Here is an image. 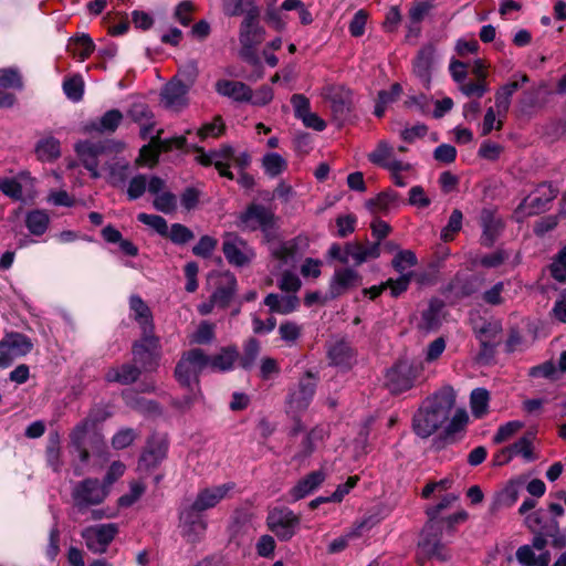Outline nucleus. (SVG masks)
I'll return each instance as SVG.
<instances>
[{
	"instance_id": "c756f323",
	"label": "nucleus",
	"mask_w": 566,
	"mask_h": 566,
	"mask_svg": "<svg viewBox=\"0 0 566 566\" xmlns=\"http://www.w3.org/2000/svg\"><path fill=\"white\" fill-rule=\"evenodd\" d=\"M216 91L237 102H250L252 99V90L242 82L219 80L216 83Z\"/></svg>"
},
{
	"instance_id": "b1692460",
	"label": "nucleus",
	"mask_w": 566,
	"mask_h": 566,
	"mask_svg": "<svg viewBox=\"0 0 566 566\" xmlns=\"http://www.w3.org/2000/svg\"><path fill=\"white\" fill-rule=\"evenodd\" d=\"M444 302L439 298L429 301L427 308L421 312V318L418 328L423 332H432L440 327L443 315Z\"/></svg>"
},
{
	"instance_id": "8fccbe9b",
	"label": "nucleus",
	"mask_w": 566,
	"mask_h": 566,
	"mask_svg": "<svg viewBox=\"0 0 566 566\" xmlns=\"http://www.w3.org/2000/svg\"><path fill=\"white\" fill-rule=\"evenodd\" d=\"M258 7L254 0H223L222 11L228 17H238L243 14L247 17L249 8Z\"/></svg>"
},
{
	"instance_id": "f704fd0d",
	"label": "nucleus",
	"mask_w": 566,
	"mask_h": 566,
	"mask_svg": "<svg viewBox=\"0 0 566 566\" xmlns=\"http://www.w3.org/2000/svg\"><path fill=\"white\" fill-rule=\"evenodd\" d=\"M535 436L532 432L525 433L516 442L502 450V454H507V460L513 455H522L527 461L535 460L533 454V440Z\"/></svg>"
},
{
	"instance_id": "680f3d73",
	"label": "nucleus",
	"mask_w": 566,
	"mask_h": 566,
	"mask_svg": "<svg viewBox=\"0 0 566 566\" xmlns=\"http://www.w3.org/2000/svg\"><path fill=\"white\" fill-rule=\"evenodd\" d=\"M145 490L146 486L144 483L139 481H133L129 485V492L127 494L122 495L118 499V505L125 507L133 505L136 501L140 499Z\"/></svg>"
},
{
	"instance_id": "69168bd1",
	"label": "nucleus",
	"mask_w": 566,
	"mask_h": 566,
	"mask_svg": "<svg viewBox=\"0 0 566 566\" xmlns=\"http://www.w3.org/2000/svg\"><path fill=\"white\" fill-rule=\"evenodd\" d=\"M66 96L72 101H80L83 96L84 84L80 76H73L63 83Z\"/></svg>"
},
{
	"instance_id": "4c0bfd02",
	"label": "nucleus",
	"mask_w": 566,
	"mask_h": 566,
	"mask_svg": "<svg viewBox=\"0 0 566 566\" xmlns=\"http://www.w3.org/2000/svg\"><path fill=\"white\" fill-rule=\"evenodd\" d=\"M398 203V195L391 190L379 193L376 198L366 201V207L371 213H387Z\"/></svg>"
},
{
	"instance_id": "603ef678",
	"label": "nucleus",
	"mask_w": 566,
	"mask_h": 566,
	"mask_svg": "<svg viewBox=\"0 0 566 566\" xmlns=\"http://www.w3.org/2000/svg\"><path fill=\"white\" fill-rule=\"evenodd\" d=\"M111 407L107 403H96L92 406L90 409L87 416L85 417V420L90 422L92 427H96L101 423H103L105 420H107L111 417Z\"/></svg>"
},
{
	"instance_id": "423d86ee",
	"label": "nucleus",
	"mask_w": 566,
	"mask_h": 566,
	"mask_svg": "<svg viewBox=\"0 0 566 566\" xmlns=\"http://www.w3.org/2000/svg\"><path fill=\"white\" fill-rule=\"evenodd\" d=\"M422 370L419 361L399 360L386 374V386L394 394L410 389Z\"/></svg>"
},
{
	"instance_id": "cd10ccee",
	"label": "nucleus",
	"mask_w": 566,
	"mask_h": 566,
	"mask_svg": "<svg viewBox=\"0 0 566 566\" xmlns=\"http://www.w3.org/2000/svg\"><path fill=\"white\" fill-rule=\"evenodd\" d=\"M142 369L136 364L125 363L118 366L109 367L105 373L107 382H117L120 385L134 384L140 376Z\"/></svg>"
},
{
	"instance_id": "338daca9",
	"label": "nucleus",
	"mask_w": 566,
	"mask_h": 566,
	"mask_svg": "<svg viewBox=\"0 0 566 566\" xmlns=\"http://www.w3.org/2000/svg\"><path fill=\"white\" fill-rule=\"evenodd\" d=\"M195 11V4L190 0L181 1L175 9L174 18L187 27L192 21V12Z\"/></svg>"
},
{
	"instance_id": "6e6d98bb",
	"label": "nucleus",
	"mask_w": 566,
	"mask_h": 566,
	"mask_svg": "<svg viewBox=\"0 0 566 566\" xmlns=\"http://www.w3.org/2000/svg\"><path fill=\"white\" fill-rule=\"evenodd\" d=\"M260 353V343L255 338H250L245 345L243 350V356L240 359V365L244 369H250Z\"/></svg>"
},
{
	"instance_id": "f3484780",
	"label": "nucleus",
	"mask_w": 566,
	"mask_h": 566,
	"mask_svg": "<svg viewBox=\"0 0 566 566\" xmlns=\"http://www.w3.org/2000/svg\"><path fill=\"white\" fill-rule=\"evenodd\" d=\"M359 285L361 276L357 271L350 268L336 270L329 283L328 297L336 298Z\"/></svg>"
},
{
	"instance_id": "412c9836",
	"label": "nucleus",
	"mask_w": 566,
	"mask_h": 566,
	"mask_svg": "<svg viewBox=\"0 0 566 566\" xmlns=\"http://www.w3.org/2000/svg\"><path fill=\"white\" fill-rule=\"evenodd\" d=\"M480 221L483 230L481 235V244L490 248L494 244L503 231L504 222L502 218L495 213V211L490 209L482 210Z\"/></svg>"
},
{
	"instance_id": "f03ea898",
	"label": "nucleus",
	"mask_w": 566,
	"mask_h": 566,
	"mask_svg": "<svg viewBox=\"0 0 566 566\" xmlns=\"http://www.w3.org/2000/svg\"><path fill=\"white\" fill-rule=\"evenodd\" d=\"M207 366L208 355L200 348H192L182 353L177 363L174 374L178 384L188 390V395L185 397L187 406H190L200 396L199 376Z\"/></svg>"
},
{
	"instance_id": "72a5a7b5",
	"label": "nucleus",
	"mask_w": 566,
	"mask_h": 566,
	"mask_svg": "<svg viewBox=\"0 0 566 566\" xmlns=\"http://www.w3.org/2000/svg\"><path fill=\"white\" fill-rule=\"evenodd\" d=\"M239 359V352L233 346L223 347L213 356H208V366L212 370L227 371L232 369L235 361Z\"/></svg>"
},
{
	"instance_id": "473e14b6",
	"label": "nucleus",
	"mask_w": 566,
	"mask_h": 566,
	"mask_svg": "<svg viewBox=\"0 0 566 566\" xmlns=\"http://www.w3.org/2000/svg\"><path fill=\"white\" fill-rule=\"evenodd\" d=\"M93 429L94 427H92L84 418L70 432V442L78 452V457L83 462H86L90 458V453L85 448V439L87 433Z\"/></svg>"
},
{
	"instance_id": "13d9d810",
	"label": "nucleus",
	"mask_w": 566,
	"mask_h": 566,
	"mask_svg": "<svg viewBox=\"0 0 566 566\" xmlns=\"http://www.w3.org/2000/svg\"><path fill=\"white\" fill-rule=\"evenodd\" d=\"M518 496V485L514 482L509 483L496 496L494 506H511Z\"/></svg>"
},
{
	"instance_id": "0eeeda50",
	"label": "nucleus",
	"mask_w": 566,
	"mask_h": 566,
	"mask_svg": "<svg viewBox=\"0 0 566 566\" xmlns=\"http://www.w3.org/2000/svg\"><path fill=\"white\" fill-rule=\"evenodd\" d=\"M107 495L108 490L97 479H85L72 491L74 507L80 513H84L90 506L99 505Z\"/></svg>"
},
{
	"instance_id": "a19ab883",
	"label": "nucleus",
	"mask_w": 566,
	"mask_h": 566,
	"mask_svg": "<svg viewBox=\"0 0 566 566\" xmlns=\"http://www.w3.org/2000/svg\"><path fill=\"white\" fill-rule=\"evenodd\" d=\"M128 116L136 123H139L143 128V134L146 135L148 130L153 127V114L149 107L144 103L133 104L128 111Z\"/></svg>"
},
{
	"instance_id": "bb28decb",
	"label": "nucleus",
	"mask_w": 566,
	"mask_h": 566,
	"mask_svg": "<svg viewBox=\"0 0 566 566\" xmlns=\"http://www.w3.org/2000/svg\"><path fill=\"white\" fill-rule=\"evenodd\" d=\"M129 307L134 319L138 323L142 334L155 333L153 313L149 306L138 296L129 297Z\"/></svg>"
},
{
	"instance_id": "49530a36",
	"label": "nucleus",
	"mask_w": 566,
	"mask_h": 566,
	"mask_svg": "<svg viewBox=\"0 0 566 566\" xmlns=\"http://www.w3.org/2000/svg\"><path fill=\"white\" fill-rule=\"evenodd\" d=\"M35 150L39 159L51 161L60 156V143L52 137L45 138L39 142Z\"/></svg>"
},
{
	"instance_id": "2f4dec72",
	"label": "nucleus",
	"mask_w": 566,
	"mask_h": 566,
	"mask_svg": "<svg viewBox=\"0 0 566 566\" xmlns=\"http://www.w3.org/2000/svg\"><path fill=\"white\" fill-rule=\"evenodd\" d=\"M325 476L326 475L323 471H314L305 475L291 490L293 500L298 501L312 493L324 482Z\"/></svg>"
},
{
	"instance_id": "79ce46f5",
	"label": "nucleus",
	"mask_w": 566,
	"mask_h": 566,
	"mask_svg": "<svg viewBox=\"0 0 566 566\" xmlns=\"http://www.w3.org/2000/svg\"><path fill=\"white\" fill-rule=\"evenodd\" d=\"M518 81L503 85L495 94V106L497 113H506L511 105V96L518 90Z\"/></svg>"
},
{
	"instance_id": "4be33fe9",
	"label": "nucleus",
	"mask_w": 566,
	"mask_h": 566,
	"mask_svg": "<svg viewBox=\"0 0 566 566\" xmlns=\"http://www.w3.org/2000/svg\"><path fill=\"white\" fill-rule=\"evenodd\" d=\"M368 159L387 169H411V165L394 158V148L386 140L378 143L376 149L368 155Z\"/></svg>"
},
{
	"instance_id": "09e8293b",
	"label": "nucleus",
	"mask_w": 566,
	"mask_h": 566,
	"mask_svg": "<svg viewBox=\"0 0 566 566\" xmlns=\"http://www.w3.org/2000/svg\"><path fill=\"white\" fill-rule=\"evenodd\" d=\"M262 165L265 172L271 177L279 176L287 167L286 160L276 153L266 154L262 159Z\"/></svg>"
},
{
	"instance_id": "7c9ffc66",
	"label": "nucleus",
	"mask_w": 566,
	"mask_h": 566,
	"mask_svg": "<svg viewBox=\"0 0 566 566\" xmlns=\"http://www.w3.org/2000/svg\"><path fill=\"white\" fill-rule=\"evenodd\" d=\"M469 421V416L464 409H459L453 415L449 426L444 431V436L434 441L437 449L443 448L444 443H453L457 441V434L462 432Z\"/></svg>"
},
{
	"instance_id": "c03bdc74",
	"label": "nucleus",
	"mask_w": 566,
	"mask_h": 566,
	"mask_svg": "<svg viewBox=\"0 0 566 566\" xmlns=\"http://www.w3.org/2000/svg\"><path fill=\"white\" fill-rule=\"evenodd\" d=\"M123 120V114L118 109H111L106 112L98 124L92 127L99 133H113Z\"/></svg>"
},
{
	"instance_id": "39448f33",
	"label": "nucleus",
	"mask_w": 566,
	"mask_h": 566,
	"mask_svg": "<svg viewBox=\"0 0 566 566\" xmlns=\"http://www.w3.org/2000/svg\"><path fill=\"white\" fill-rule=\"evenodd\" d=\"M442 525L441 522L428 521L421 533L418 542L420 553L428 558H436L441 562L450 559L451 554L441 542Z\"/></svg>"
},
{
	"instance_id": "6e6552de",
	"label": "nucleus",
	"mask_w": 566,
	"mask_h": 566,
	"mask_svg": "<svg viewBox=\"0 0 566 566\" xmlns=\"http://www.w3.org/2000/svg\"><path fill=\"white\" fill-rule=\"evenodd\" d=\"M300 515L287 507H274L266 517L268 528L283 542L290 541L298 530Z\"/></svg>"
},
{
	"instance_id": "9b49d317",
	"label": "nucleus",
	"mask_w": 566,
	"mask_h": 566,
	"mask_svg": "<svg viewBox=\"0 0 566 566\" xmlns=\"http://www.w3.org/2000/svg\"><path fill=\"white\" fill-rule=\"evenodd\" d=\"M222 252L227 261L235 266L248 265L255 256L254 250L248 242L233 232L224 233Z\"/></svg>"
},
{
	"instance_id": "9d476101",
	"label": "nucleus",
	"mask_w": 566,
	"mask_h": 566,
	"mask_svg": "<svg viewBox=\"0 0 566 566\" xmlns=\"http://www.w3.org/2000/svg\"><path fill=\"white\" fill-rule=\"evenodd\" d=\"M323 98L329 103L333 117L342 125L350 115L353 94L343 85H326L322 91Z\"/></svg>"
},
{
	"instance_id": "aec40b11",
	"label": "nucleus",
	"mask_w": 566,
	"mask_h": 566,
	"mask_svg": "<svg viewBox=\"0 0 566 566\" xmlns=\"http://www.w3.org/2000/svg\"><path fill=\"white\" fill-rule=\"evenodd\" d=\"M33 349V342L21 333H8L0 340V353H6L12 361L15 357L28 355Z\"/></svg>"
},
{
	"instance_id": "6ab92c4d",
	"label": "nucleus",
	"mask_w": 566,
	"mask_h": 566,
	"mask_svg": "<svg viewBox=\"0 0 566 566\" xmlns=\"http://www.w3.org/2000/svg\"><path fill=\"white\" fill-rule=\"evenodd\" d=\"M167 448L168 444L164 438L153 437L149 439L139 459L138 469L148 471L156 468L166 458Z\"/></svg>"
},
{
	"instance_id": "a18cd8bd",
	"label": "nucleus",
	"mask_w": 566,
	"mask_h": 566,
	"mask_svg": "<svg viewBox=\"0 0 566 566\" xmlns=\"http://www.w3.org/2000/svg\"><path fill=\"white\" fill-rule=\"evenodd\" d=\"M490 395L484 388H476L471 394V409L476 418L483 417L489 407Z\"/></svg>"
},
{
	"instance_id": "c9c22d12",
	"label": "nucleus",
	"mask_w": 566,
	"mask_h": 566,
	"mask_svg": "<svg viewBox=\"0 0 566 566\" xmlns=\"http://www.w3.org/2000/svg\"><path fill=\"white\" fill-rule=\"evenodd\" d=\"M76 151L85 168L92 172V177L98 178L97 156L101 153V148L97 145L84 142L76 145Z\"/></svg>"
},
{
	"instance_id": "dca6fc26",
	"label": "nucleus",
	"mask_w": 566,
	"mask_h": 566,
	"mask_svg": "<svg viewBox=\"0 0 566 566\" xmlns=\"http://www.w3.org/2000/svg\"><path fill=\"white\" fill-rule=\"evenodd\" d=\"M308 247V239L303 235L295 237L287 241H280L270 247L271 255L280 262L286 264L294 262L297 256L302 255Z\"/></svg>"
},
{
	"instance_id": "2eb2a0df",
	"label": "nucleus",
	"mask_w": 566,
	"mask_h": 566,
	"mask_svg": "<svg viewBox=\"0 0 566 566\" xmlns=\"http://www.w3.org/2000/svg\"><path fill=\"white\" fill-rule=\"evenodd\" d=\"M180 530L182 537L189 543L199 542L207 530V522L201 513L186 505L180 512Z\"/></svg>"
},
{
	"instance_id": "5701e85b",
	"label": "nucleus",
	"mask_w": 566,
	"mask_h": 566,
	"mask_svg": "<svg viewBox=\"0 0 566 566\" xmlns=\"http://www.w3.org/2000/svg\"><path fill=\"white\" fill-rule=\"evenodd\" d=\"M437 48L433 43L424 44L413 60V72L426 84L430 83L431 69L434 62Z\"/></svg>"
},
{
	"instance_id": "e2e57ef3",
	"label": "nucleus",
	"mask_w": 566,
	"mask_h": 566,
	"mask_svg": "<svg viewBox=\"0 0 566 566\" xmlns=\"http://www.w3.org/2000/svg\"><path fill=\"white\" fill-rule=\"evenodd\" d=\"M524 427V423L521 421H510L503 426H501L495 436L493 437V442L500 444L505 442L511 437H513L517 431H520Z\"/></svg>"
},
{
	"instance_id": "0e129e2a",
	"label": "nucleus",
	"mask_w": 566,
	"mask_h": 566,
	"mask_svg": "<svg viewBox=\"0 0 566 566\" xmlns=\"http://www.w3.org/2000/svg\"><path fill=\"white\" fill-rule=\"evenodd\" d=\"M0 191L13 200L22 199V186L13 178L0 177Z\"/></svg>"
},
{
	"instance_id": "58836bf2",
	"label": "nucleus",
	"mask_w": 566,
	"mask_h": 566,
	"mask_svg": "<svg viewBox=\"0 0 566 566\" xmlns=\"http://www.w3.org/2000/svg\"><path fill=\"white\" fill-rule=\"evenodd\" d=\"M324 436L323 429L315 428L311 430L304 438L301 450L294 455L293 460L298 463L304 462L315 450L316 442L323 440Z\"/></svg>"
},
{
	"instance_id": "052dcab7",
	"label": "nucleus",
	"mask_w": 566,
	"mask_h": 566,
	"mask_svg": "<svg viewBox=\"0 0 566 566\" xmlns=\"http://www.w3.org/2000/svg\"><path fill=\"white\" fill-rule=\"evenodd\" d=\"M73 46V53L78 55L82 61L88 57L95 48L93 40L87 34L75 38Z\"/></svg>"
},
{
	"instance_id": "7ed1b4c3",
	"label": "nucleus",
	"mask_w": 566,
	"mask_h": 566,
	"mask_svg": "<svg viewBox=\"0 0 566 566\" xmlns=\"http://www.w3.org/2000/svg\"><path fill=\"white\" fill-rule=\"evenodd\" d=\"M279 218L262 205H250L238 217L237 227L241 230L255 231L261 229L268 241L274 238Z\"/></svg>"
},
{
	"instance_id": "1a4fd4ad",
	"label": "nucleus",
	"mask_w": 566,
	"mask_h": 566,
	"mask_svg": "<svg viewBox=\"0 0 566 566\" xmlns=\"http://www.w3.org/2000/svg\"><path fill=\"white\" fill-rule=\"evenodd\" d=\"M133 357L135 364L140 365L145 371H155L160 358V342L155 333L142 334L139 340L133 345Z\"/></svg>"
},
{
	"instance_id": "f257e3e1",
	"label": "nucleus",
	"mask_w": 566,
	"mask_h": 566,
	"mask_svg": "<svg viewBox=\"0 0 566 566\" xmlns=\"http://www.w3.org/2000/svg\"><path fill=\"white\" fill-rule=\"evenodd\" d=\"M455 403V392L444 387L427 399L413 417L415 432L421 438L434 433L449 418Z\"/></svg>"
},
{
	"instance_id": "3c124183",
	"label": "nucleus",
	"mask_w": 566,
	"mask_h": 566,
	"mask_svg": "<svg viewBox=\"0 0 566 566\" xmlns=\"http://www.w3.org/2000/svg\"><path fill=\"white\" fill-rule=\"evenodd\" d=\"M462 212L459 209H454L449 218L447 226L441 231V239L444 242L453 240V237L462 228Z\"/></svg>"
},
{
	"instance_id": "4d7b16f0",
	"label": "nucleus",
	"mask_w": 566,
	"mask_h": 566,
	"mask_svg": "<svg viewBox=\"0 0 566 566\" xmlns=\"http://www.w3.org/2000/svg\"><path fill=\"white\" fill-rule=\"evenodd\" d=\"M137 219L142 223L153 228L160 235H168V224L163 217L158 214L139 213Z\"/></svg>"
},
{
	"instance_id": "864d4df0",
	"label": "nucleus",
	"mask_w": 566,
	"mask_h": 566,
	"mask_svg": "<svg viewBox=\"0 0 566 566\" xmlns=\"http://www.w3.org/2000/svg\"><path fill=\"white\" fill-rule=\"evenodd\" d=\"M417 264L416 254L410 250L399 251L391 261L392 268L401 274Z\"/></svg>"
},
{
	"instance_id": "ddd939ff",
	"label": "nucleus",
	"mask_w": 566,
	"mask_h": 566,
	"mask_svg": "<svg viewBox=\"0 0 566 566\" xmlns=\"http://www.w3.org/2000/svg\"><path fill=\"white\" fill-rule=\"evenodd\" d=\"M117 532L118 528L116 524H102L84 528L82 531V537L91 552L103 554L107 551L108 545L115 538Z\"/></svg>"
},
{
	"instance_id": "774afa93",
	"label": "nucleus",
	"mask_w": 566,
	"mask_h": 566,
	"mask_svg": "<svg viewBox=\"0 0 566 566\" xmlns=\"http://www.w3.org/2000/svg\"><path fill=\"white\" fill-rule=\"evenodd\" d=\"M551 273L558 282L566 281V249H563L559 252L557 260L552 263Z\"/></svg>"
},
{
	"instance_id": "bf43d9fd",
	"label": "nucleus",
	"mask_w": 566,
	"mask_h": 566,
	"mask_svg": "<svg viewBox=\"0 0 566 566\" xmlns=\"http://www.w3.org/2000/svg\"><path fill=\"white\" fill-rule=\"evenodd\" d=\"M226 130V125L222 120L221 116H216L212 123H207L202 125L201 128L198 129V136L201 139H206L208 137H219Z\"/></svg>"
},
{
	"instance_id": "c85d7f7f",
	"label": "nucleus",
	"mask_w": 566,
	"mask_h": 566,
	"mask_svg": "<svg viewBox=\"0 0 566 566\" xmlns=\"http://www.w3.org/2000/svg\"><path fill=\"white\" fill-rule=\"evenodd\" d=\"M345 252L348 261L352 259L355 265H360L369 259H377L380 255V248L378 242L366 247L358 241H352L345 243Z\"/></svg>"
},
{
	"instance_id": "e433bc0d",
	"label": "nucleus",
	"mask_w": 566,
	"mask_h": 566,
	"mask_svg": "<svg viewBox=\"0 0 566 566\" xmlns=\"http://www.w3.org/2000/svg\"><path fill=\"white\" fill-rule=\"evenodd\" d=\"M557 196V190L552 187V185L542 184L537 187L533 196L526 199L530 200L527 203L534 212L543 211L546 208V205L554 200Z\"/></svg>"
},
{
	"instance_id": "4468645a",
	"label": "nucleus",
	"mask_w": 566,
	"mask_h": 566,
	"mask_svg": "<svg viewBox=\"0 0 566 566\" xmlns=\"http://www.w3.org/2000/svg\"><path fill=\"white\" fill-rule=\"evenodd\" d=\"M192 83H182L179 78H172L169 81L160 93V103L163 106L170 112H180L188 105L187 93Z\"/></svg>"
},
{
	"instance_id": "de8ad7c7",
	"label": "nucleus",
	"mask_w": 566,
	"mask_h": 566,
	"mask_svg": "<svg viewBox=\"0 0 566 566\" xmlns=\"http://www.w3.org/2000/svg\"><path fill=\"white\" fill-rule=\"evenodd\" d=\"M501 332L502 326L499 322H489L478 329V335L483 346L493 347L497 343L496 338Z\"/></svg>"
},
{
	"instance_id": "5fc2aeb1",
	"label": "nucleus",
	"mask_w": 566,
	"mask_h": 566,
	"mask_svg": "<svg viewBox=\"0 0 566 566\" xmlns=\"http://www.w3.org/2000/svg\"><path fill=\"white\" fill-rule=\"evenodd\" d=\"M153 206L156 210L164 213H172L177 209V198L174 193L169 191H164L160 195L156 196Z\"/></svg>"
},
{
	"instance_id": "37998d69",
	"label": "nucleus",
	"mask_w": 566,
	"mask_h": 566,
	"mask_svg": "<svg viewBox=\"0 0 566 566\" xmlns=\"http://www.w3.org/2000/svg\"><path fill=\"white\" fill-rule=\"evenodd\" d=\"M49 216L41 210H34L27 216V227L29 231L34 235L43 234L49 226Z\"/></svg>"
},
{
	"instance_id": "393cba45",
	"label": "nucleus",
	"mask_w": 566,
	"mask_h": 566,
	"mask_svg": "<svg viewBox=\"0 0 566 566\" xmlns=\"http://www.w3.org/2000/svg\"><path fill=\"white\" fill-rule=\"evenodd\" d=\"M327 354L331 364L343 369L352 368L356 361L354 349L344 339H339L331 344Z\"/></svg>"
},
{
	"instance_id": "f8f14e48",
	"label": "nucleus",
	"mask_w": 566,
	"mask_h": 566,
	"mask_svg": "<svg viewBox=\"0 0 566 566\" xmlns=\"http://www.w3.org/2000/svg\"><path fill=\"white\" fill-rule=\"evenodd\" d=\"M316 376L307 370L300 379L297 387L289 394L287 406L289 412L304 411L315 394Z\"/></svg>"
},
{
	"instance_id": "a878e982",
	"label": "nucleus",
	"mask_w": 566,
	"mask_h": 566,
	"mask_svg": "<svg viewBox=\"0 0 566 566\" xmlns=\"http://www.w3.org/2000/svg\"><path fill=\"white\" fill-rule=\"evenodd\" d=\"M237 287V280L230 272H224L218 277V285L211 295V302L219 307H227L232 300Z\"/></svg>"
},
{
	"instance_id": "20e7f679",
	"label": "nucleus",
	"mask_w": 566,
	"mask_h": 566,
	"mask_svg": "<svg viewBox=\"0 0 566 566\" xmlns=\"http://www.w3.org/2000/svg\"><path fill=\"white\" fill-rule=\"evenodd\" d=\"M261 10L259 7H251L240 24L239 41L241 44L240 55L245 60H253V49L259 45L265 31L260 25Z\"/></svg>"
},
{
	"instance_id": "ea45409f",
	"label": "nucleus",
	"mask_w": 566,
	"mask_h": 566,
	"mask_svg": "<svg viewBox=\"0 0 566 566\" xmlns=\"http://www.w3.org/2000/svg\"><path fill=\"white\" fill-rule=\"evenodd\" d=\"M214 157V167L222 177L233 179L229 170V160L233 158L234 150L230 145H223L220 149L212 151Z\"/></svg>"
},
{
	"instance_id": "a211bd4d",
	"label": "nucleus",
	"mask_w": 566,
	"mask_h": 566,
	"mask_svg": "<svg viewBox=\"0 0 566 566\" xmlns=\"http://www.w3.org/2000/svg\"><path fill=\"white\" fill-rule=\"evenodd\" d=\"M233 486L234 485L232 483H227L203 489L197 494L196 500L191 504H188V506L199 513L212 509L227 496Z\"/></svg>"
}]
</instances>
